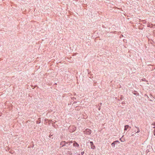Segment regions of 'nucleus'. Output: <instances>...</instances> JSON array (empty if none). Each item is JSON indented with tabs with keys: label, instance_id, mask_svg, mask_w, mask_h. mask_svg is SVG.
<instances>
[{
	"label": "nucleus",
	"instance_id": "2",
	"mask_svg": "<svg viewBox=\"0 0 155 155\" xmlns=\"http://www.w3.org/2000/svg\"><path fill=\"white\" fill-rule=\"evenodd\" d=\"M130 127L128 125H126L125 126L124 130L125 131L127 130L129 128H130Z\"/></svg>",
	"mask_w": 155,
	"mask_h": 155
},
{
	"label": "nucleus",
	"instance_id": "10",
	"mask_svg": "<svg viewBox=\"0 0 155 155\" xmlns=\"http://www.w3.org/2000/svg\"><path fill=\"white\" fill-rule=\"evenodd\" d=\"M140 131L139 130V129L138 130V131H137V133L139 132Z\"/></svg>",
	"mask_w": 155,
	"mask_h": 155
},
{
	"label": "nucleus",
	"instance_id": "7",
	"mask_svg": "<svg viewBox=\"0 0 155 155\" xmlns=\"http://www.w3.org/2000/svg\"><path fill=\"white\" fill-rule=\"evenodd\" d=\"M90 143L91 144V146H92L94 145H93L94 144H93V142H91V141L90 142Z\"/></svg>",
	"mask_w": 155,
	"mask_h": 155
},
{
	"label": "nucleus",
	"instance_id": "3",
	"mask_svg": "<svg viewBox=\"0 0 155 155\" xmlns=\"http://www.w3.org/2000/svg\"><path fill=\"white\" fill-rule=\"evenodd\" d=\"M73 145L74 147H78L79 146V145L75 141L74 142V143H73Z\"/></svg>",
	"mask_w": 155,
	"mask_h": 155
},
{
	"label": "nucleus",
	"instance_id": "11",
	"mask_svg": "<svg viewBox=\"0 0 155 155\" xmlns=\"http://www.w3.org/2000/svg\"><path fill=\"white\" fill-rule=\"evenodd\" d=\"M154 128H155V126L153 127Z\"/></svg>",
	"mask_w": 155,
	"mask_h": 155
},
{
	"label": "nucleus",
	"instance_id": "6",
	"mask_svg": "<svg viewBox=\"0 0 155 155\" xmlns=\"http://www.w3.org/2000/svg\"><path fill=\"white\" fill-rule=\"evenodd\" d=\"M120 140L122 142H124L125 141V140L124 139L123 140L122 139V138H120Z\"/></svg>",
	"mask_w": 155,
	"mask_h": 155
},
{
	"label": "nucleus",
	"instance_id": "8",
	"mask_svg": "<svg viewBox=\"0 0 155 155\" xmlns=\"http://www.w3.org/2000/svg\"><path fill=\"white\" fill-rule=\"evenodd\" d=\"M84 153V151H83V152H81V154L82 155H83Z\"/></svg>",
	"mask_w": 155,
	"mask_h": 155
},
{
	"label": "nucleus",
	"instance_id": "5",
	"mask_svg": "<svg viewBox=\"0 0 155 155\" xmlns=\"http://www.w3.org/2000/svg\"><path fill=\"white\" fill-rule=\"evenodd\" d=\"M91 149H94L95 148V146L93 145L91 147Z\"/></svg>",
	"mask_w": 155,
	"mask_h": 155
},
{
	"label": "nucleus",
	"instance_id": "1",
	"mask_svg": "<svg viewBox=\"0 0 155 155\" xmlns=\"http://www.w3.org/2000/svg\"><path fill=\"white\" fill-rule=\"evenodd\" d=\"M84 133L86 134L90 135L91 133V130L87 128L84 131Z\"/></svg>",
	"mask_w": 155,
	"mask_h": 155
},
{
	"label": "nucleus",
	"instance_id": "4",
	"mask_svg": "<svg viewBox=\"0 0 155 155\" xmlns=\"http://www.w3.org/2000/svg\"><path fill=\"white\" fill-rule=\"evenodd\" d=\"M119 142V141L118 140H117L115 141H114L113 143H111V145H112V146L114 147L115 146V143L116 142Z\"/></svg>",
	"mask_w": 155,
	"mask_h": 155
},
{
	"label": "nucleus",
	"instance_id": "9",
	"mask_svg": "<svg viewBox=\"0 0 155 155\" xmlns=\"http://www.w3.org/2000/svg\"><path fill=\"white\" fill-rule=\"evenodd\" d=\"M153 134L154 136H155V130H154V132L153 133Z\"/></svg>",
	"mask_w": 155,
	"mask_h": 155
},
{
	"label": "nucleus",
	"instance_id": "12",
	"mask_svg": "<svg viewBox=\"0 0 155 155\" xmlns=\"http://www.w3.org/2000/svg\"><path fill=\"white\" fill-rule=\"evenodd\" d=\"M154 125H155V124H154Z\"/></svg>",
	"mask_w": 155,
	"mask_h": 155
}]
</instances>
